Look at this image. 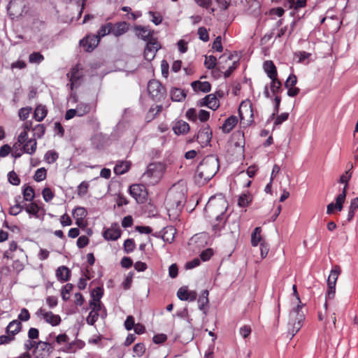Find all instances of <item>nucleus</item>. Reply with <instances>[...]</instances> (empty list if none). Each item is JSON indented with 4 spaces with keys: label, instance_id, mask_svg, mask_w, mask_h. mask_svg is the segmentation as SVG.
Segmentation results:
<instances>
[{
    "label": "nucleus",
    "instance_id": "nucleus-1",
    "mask_svg": "<svg viewBox=\"0 0 358 358\" xmlns=\"http://www.w3.org/2000/svg\"><path fill=\"white\" fill-rule=\"evenodd\" d=\"M219 169L218 159L213 155L206 157L198 165L194 175V181L199 185H204Z\"/></svg>",
    "mask_w": 358,
    "mask_h": 358
},
{
    "label": "nucleus",
    "instance_id": "nucleus-2",
    "mask_svg": "<svg viewBox=\"0 0 358 358\" xmlns=\"http://www.w3.org/2000/svg\"><path fill=\"white\" fill-rule=\"evenodd\" d=\"M227 208V201L222 196H212L208 200L205 207V212L215 215L217 221L220 220L217 224L213 226L215 233L220 231L223 227L224 222H222L223 215Z\"/></svg>",
    "mask_w": 358,
    "mask_h": 358
},
{
    "label": "nucleus",
    "instance_id": "nucleus-3",
    "mask_svg": "<svg viewBox=\"0 0 358 358\" xmlns=\"http://www.w3.org/2000/svg\"><path fill=\"white\" fill-rule=\"evenodd\" d=\"M302 306L298 304L294 308L289 316L288 334L291 335V338L301 329L303 326V322L305 319L303 313L301 310Z\"/></svg>",
    "mask_w": 358,
    "mask_h": 358
},
{
    "label": "nucleus",
    "instance_id": "nucleus-4",
    "mask_svg": "<svg viewBox=\"0 0 358 358\" xmlns=\"http://www.w3.org/2000/svg\"><path fill=\"white\" fill-rule=\"evenodd\" d=\"M165 171V166L162 163H151L146 171L143 174L142 178L145 182L150 185H155L162 178Z\"/></svg>",
    "mask_w": 358,
    "mask_h": 358
},
{
    "label": "nucleus",
    "instance_id": "nucleus-5",
    "mask_svg": "<svg viewBox=\"0 0 358 358\" xmlns=\"http://www.w3.org/2000/svg\"><path fill=\"white\" fill-rule=\"evenodd\" d=\"M148 91L150 96L155 101H160L166 94V90L161 83L157 80H151L148 85Z\"/></svg>",
    "mask_w": 358,
    "mask_h": 358
},
{
    "label": "nucleus",
    "instance_id": "nucleus-6",
    "mask_svg": "<svg viewBox=\"0 0 358 358\" xmlns=\"http://www.w3.org/2000/svg\"><path fill=\"white\" fill-rule=\"evenodd\" d=\"M36 315L44 320L45 322L52 326H57L61 322V317L59 315H55L51 311H47L45 309L41 308L36 313Z\"/></svg>",
    "mask_w": 358,
    "mask_h": 358
},
{
    "label": "nucleus",
    "instance_id": "nucleus-7",
    "mask_svg": "<svg viewBox=\"0 0 358 358\" xmlns=\"http://www.w3.org/2000/svg\"><path fill=\"white\" fill-rule=\"evenodd\" d=\"M212 131L208 124H204L199 129L196 136V141L202 148L209 145L212 138Z\"/></svg>",
    "mask_w": 358,
    "mask_h": 358
},
{
    "label": "nucleus",
    "instance_id": "nucleus-8",
    "mask_svg": "<svg viewBox=\"0 0 358 358\" xmlns=\"http://www.w3.org/2000/svg\"><path fill=\"white\" fill-rule=\"evenodd\" d=\"M129 192L138 203H143L147 196L145 187L141 184H134L131 185Z\"/></svg>",
    "mask_w": 358,
    "mask_h": 358
},
{
    "label": "nucleus",
    "instance_id": "nucleus-9",
    "mask_svg": "<svg viewBox=\"0 0 358 358\" xmlns=\"http://www.w3.org/2000/svg\"><path fill=\"white\" fill-rule=\"evenodd\" d=\"M346 197V187H343V191L336 198V203H331L327 205V213L331 215L334 213V210L341 211L343 209V204L345 202Z\"/></svg>",
    "mask_w": 358,
    "mask_h": 358
},
{
    "label": "nucleus",
    "instance_id": "nucleus-10",
    "mask_svg": "<svg viewBox=\"0 0 358 358\" xmlns=\"http://www.w3.org/2000/svg\"><path fill=\"white\" fill-rule=\"evenodd\" d=\"M51 348L49 343L38 341L34 350V356L35 358H48Z\"/></svg>",
    "mask_w": 358,
    "mask_h": 358
},
{
    "label": "nucleus",
    "instance_id": "nucleus-11",
    "mask_svg": "<svg viewBox=\"0 0 358 358\" xmlns=\"http://www.w3.org/2000/svg\"><path fill=\"white\" fill-rule=\"evenodd\" d=\"M66 76L70 81V83L67 85L70 86L71 90L80 85L82 75L78 66L73 67L70 72L67 73Z\"/></svg>",
    "mask_w": 358,
    "mask_h": 358
},
{
    "label": "nucleus",
    "instance_id": "nucleus-12",
    "mask_svg": "<svg viewBox=\"0 0 358 358\" xmlns=\"http://www.w3.org/2000/svg\"><path fill=\"white\" fill-rule=\"evenodd\" d=\"M159 48L160 44L156 40L148 41L144 50V58L148 61H152Z\"/></svg>",
    "mask_w": 358,
    "mask_h": 358
},
{
    "label": "nucleus",
    "instance_id": "nucleus-13",
    "mask_svg": "<svg viewBox=\"0 0 358 358\" xmlns=\"http://www.w3.org/2000/svg\"><path fill=\"white\" fill-rule=\"evenodd\" d=\"M100 39L96 35L87 36L80 41V45L83 47L85 51L92 52L99 43Z\"/></svg>",
    "mask_w": 358,
    "mask_h": 358
},
{
    "label": "nucleus",
    "instance_id": "nucleus-14",
    "mask_svg": "<svg viewBox=\"0 0 358 358\" xmlns=\"http://www.w3.org/2000/svg\"><path fill=\"white\" fill-rule=\"evenodd\" d=\"M90 307L91 311L87 317V322L90 325H94L98 320L99 311L102 309V304H96L94 302H90Z\"/></svg>",
    "mask_w": 358,
    "mask_h": 358
},
{
    "label": "nucleus",
    "instance_id": "nucleus-15",
    "mask_svg": "<svg viewBox=\"0 0 358 358\" xmlns=\"http://www.w3.org/2000/svg\"><path fill=\"white\" fill-rule=\"evenodd\" d=\"M121 236V230L117 224H113L103 232V237L108 241H116Z\"/></svg>",
    "mask_w": 358,
    "mask_h": 358
},
{
    "label": "nucleus",
    "instance_id": "nucleus-16",
    "mask_svg": "<svg viewBox=\"0 0 358 358\" xmlns=\"http://www.w3.org/2000/svg\"><path fill=\"white\" fill-rule=\"evenodd\" d=\"M134 31L138 38L148 42L152 41L150 37L152 35V31H151L148 27L141 25L136 26L134 27Z\"/></svg>",
    "mask_w": 358,
    "mask_h": 358
},
{
    "label": "nucleus",
    "instance_id": "nucleus-17",
    "mask_svg": "<svg viewBox=\"0 0 358 358\" xmlns=\"http://www.w3.org/2000/svg\"><path fill=\"white\" fill-rule=\"evenodd\" d=\"M129 30V24L126 22L112 24L111 33L116 37L120 36Z\"/></svg>",
    "mask_w": 358,
    "mask_h": 358
},
{
    "label": "nucleus",
    "instance_id": "nucleus-18",
    "mask_svg": "<svg viewBox=\"0 0 358 358\" xmlns=\"http://www.w3.org/2000/svg\"><path fill=\"white\" fill-rule=\"evenodd\" d=\"M203 105L206 106L208 108L213 110H215L220 106V103L215 95L210 94L206 96L203 99Z\"/></svg>",
    "mask_w": 358,
    "mask_h": 358
},
{
    "label": "nucleus",
    "instance_id": "nucleus-19",
    "mask_svg": "<svg viewBox=\"0 0 358 358\" xmlns=\"http://www.w3.org/2000/svg\"><path fill=\"white\" fill-rule=\"evenodd\" d=\"M22 145L23 152L29 155H33L36 150L37 142L35 138L27 139L24 143H19V145Z\"/></svg>",
    "mask_w": 358,
    "mask_h": 358
},
{
    "label": "nucleus",
    "instance_id": "nucleus-20",
    "mask_svg": "<svg viewBox=\"0 0 358 358\" xmlns=\"http://www.w3.org/2000/svg\"><path fill=\"white\" fill-rule=\"evenodd\" d=\"M238 114L241 121L245 120L248 116L251 118L252 117L251 105L248 103L242 102L238 108Z\"/></svg>",
    "mask_w": 358,
    "mask_h": 358
},
{
    "label": "nucleus",
    "instance_id": "nucleus-21",
    "mask_svg": "<svg viewBox=\"0 0 358 358\" xmlns=\"http://www.w3.org/2000/svg\"><path fill=\"white\" fill-rule=\"evenodd\" d=\"M173 130L176 135L185 134L189 131V125L183 120H179L173 125Z\"/></svg>",
    "mask_w": 358,
    "mask_h": 358
},
{
    "label": "nucleus",
    "instance_id": "nucleus-22",
    "mask_svg": "<svg viewBox=\"0 0 358 358\" xmlns=\"http://www.w3.org/2000/svg\"><path fill=\"white\" fill-rule=\"evenodd\" d=\"M238 123V118L234 115L229 117L222 126V130L224 133H229Z\"/></svg>",
    "mask_w": 358,
    "mask_h": 358
},
{
    "label": "nucleus",
    "instance_id": "nucleus-23",
    "mask_svg": "<svg viewBox=\"0 0 358 358\" xmlns=\"http://www.w3.org/2000/svg\"><path fill=\"white\" fill-rule=\"evenodd\" d=\"M264 69L270 79L277 78V70L272 61H266L264 63Z\"/></svg>",
    "mask_w": 358,
    "mask_h": 358
},
{
    "label": "nucleus",
    "instance_id": "nucleus-24",
    "mask_svg": "<svg viewBox=\"0 0 358 358\" xmlns=\"http://www.w3.org/2000/svg\"><path fill=\"white\" fill-rule=\"evenodd\" d=\"M131 166V163L128 161L117 162L114 167V172L116 175H122L127 173Z\"/></svg>",
    "mask_w": 358,
    "mask_h": 358
},
{
    "label": "nucleus",
    "instance_id": "nucleus-25",
    "mask_svg": "<svg viewBox=\"0 0 358 358\" xmlns=\"http://www.w3.org/2000/svg\"><path fill=\"white\" fill-rule=\"evenodd\" d=\"M73 216L76 220V224L80 226L87 216V210L83 207H77L73 212Z\"/></svg>",
    "mask_w": 358,
    "mask_h": 358
},
{
    "label": "nucleus",
    "instance_id": "nucleus-26",
    "mask_svg": "<svg viewBox=\"0 0 358 358\" xmlns=\"http://www.w3.org/2000/svg\"><path fill=\"white\" fill-rule=\"evenodd\" d=\"M191 85L196 92L201 91L203 92H208L210 91V84L206 81H194L192 83Z\"/></svg>",
    "mask_w": 358,
    "mask_h": 358
},
{
    "label": "nucleus",
    "instance_id": "nucleus-27",
    "mask_svg": "<svg viewBox=\"0 0 358 358\" xmlns=\"http://www.w3.org/2000/svg\"><path fill=\"white\" fill-rule=\"evenodd\" d=\"M69 275L70 271L65 266H59L56 271V276L57 279L62 282L69 280Z\"/></svg>",
    "mask_w": 358,
    "mask_h": 358
},
{
    "label": "nucleus",
    "instance_id": "nucleus-28",
    "mask_svg": "<svg viewBox=\"0 0 358 358\" xmlns=\"http://www.w3.org/2000/svg\"><path fill=\"white\" fill-rule=\"evenodd\" d=\"M21 323L18 320L10 322L6 327V333L12 335L13 337L17 334L21 329Z\"/></svg>",
    "mask_w": 358,
    "mask_h": 358
},
{
    "label": "nucleus",
    "instance_id": "nucleus-29",
    "mask_svg": "<svg viewBox=\"0 0 358 358\" xmlns=\"http://www.w3.org/2000/svg\"><path fill=\"white\" fill-rule=\"evenodd\" d=\"M186 97V93L180 88H173L171 91V98L173 101H182Z\"/></svg>",
    "mask_w": 358,
    "mask_h": 358
},
{
    "label": "nucleus",
    "instance_id": "nucleus-30",
    "mask_svg": "<svg viewBox=\"0 0 358 358\" xmlns=\"http://www.w3.org/2000/svg\"><path fill=\"white\" fill-rule=\"evenodd\" d=\"M262 228L260 227H256L251 234V244L253 247H256L258 244L261 243L262 238L261 236Z\"/></svg>",
    "mask_w": 358,
    "mask_h": 358
},
{
    "label": "nucleus",
    "instance_id": "nucleus-31",
    "mask_svg": "<svg viewBox=\"0 0 358 358\" xmlns=\"http://www.w3.org/2000/svg\"><path fill=\"white\" fill-rule=\"evenodd\" d=\"M208 294V291L207 289H205L202 291L198 299L199 308L201 310H203L204 313H206V311L204 310L205 306H207L209 302Z\"/></svg>",
    "mask_w": 358,
    "mask_h": 358
},
{
    "label": "nucleus",
    "instance_id": "nucleus-32",
    "mask_svg": "<svg viewBox=\"0 0 358 358\" xmlns=\"http://www.w3.org/2000/svg\"><path fill=\"white\" fill-rule=\"evenodd\" d=\"M47 115V109L45 106L39 105L34 110V117L38 122H41Z\"/></svg>",
    "mask_w": 358,
    "mask_h": 358
},
{
    "label": "nucleus",
    "instance_id": "nucleus-33",
    "mask_svg": "<svg viewBox=\"0 0 358 358\" xmlns=\"http://www.w3.org/2000/svg\"><path fill=\"white\" fill-rule=\"evenodd\" d=\"M24 209L30 215H32L36 218L39 217L40 207L36 203L33 202L27 205Z\"/></svg>",
    "mask_w": 358,
    "mask_h": 358
},
{
    "label": "nucleus",
    "instance_id": "nucleus-34",
    "mask_svg": "<svg viewBox=\"0 0 358 358\" xmlns=\"http://www.w3.org/2000/svg\"><path fill=\"white\" fill-rule=\"evenodd\" d=\"M339 270L340 268L338 266H336L335 268L331 270L327 279V285L336 286V282L339 274Z\"/></svg>",
    "mask_w": 358,
    "mask_h": 358
},
{
    "label": "nucleus",
    "instance_id": "nucleus-35",
    "mask_svg": "<svg viewBox=\"0 0 358 358\" xmlns=\"http://www.w3.org/2000/svg\"><path fill=\"white\" fill-rule=\"evenodd\" d=\"M31 127V123L30 122H26L24 124V131H22L17 137V143H24L27 139V132L30 129Z\"/></svg>",
    "mask_w": 358,
    "mask_h": 358
},
{
    "label": "nucleus",
    "instance_id": "nucleus-36",
    "mask_svg": "<svg viewBox=\"0 0 358 358\" xmlns=\"http://www.w3.org/2000/svg\"><path fill=\"white\" fill-rule=\"evenodd\" d=\"M103 290L101 287L94 288L91 292L92 299L90 302H94L96 304H101L100 299L103 296Z\"/></svg>",
    "mask_w": 358,
    "mask_h": 358
},
{
    "label": "nucleus",
    "instance_id": "nucleus-37",
    "mask_svg": "<svg viewBox=\"0 0 358 358\" xmlns=\"http://www.w3.org/2000/svg\"><path fill=\"white\" fill-rule=\"evenodd\" d=\"M76 110L77 112V116L82 117L90 113L91 106L88 103H80L77 106Z\"/></svg>",
    "mask_w": 358,
    "mask_h": 358
},
{
    "label": "nucleus",
    "instance_id": "nucleus-38",
    "mask_svg": "<svg viewBox=\"0 0 358 358\" xmlns=\"http://www.w3.org/2000/svg\"><path fill=\"white\" fill-rule=\"evenodd\" d=\"M112 23L108 22L103 25H102L98 31L96 36H99L100 39L101 37H103L110 33H111Z\"/></svg>",
    "mask_w": 358,
    "mask_h": 358
},
{
    "label": "nucleus",
    "instance_id": "nucleus-39",
    "mask_svg": "<svg viewBox=\"0 0 358 358\" xmlns=\"http://www.w3.org/2000/svg\"><path fill=\"white\" fill-rule=\"evenodd\" d=\"M251 201L252 197L250 194H243L239 196L238 205L241 208H244L248 206L251 203Z\"/></svg>",
    "mask_w": 358,
    "mask_h": 358
},
{
    "label": "nucleus",
    "instance_id": "nucleus-40",
    "mask_svg": "<svg viewBox=\"0 0 358 358\" xmlns=\"http://www.w3.org/2000/svg\"><path fill=\"white\" fill-rule=\"evenodd\" d=\"M22 194H23L24 199L27 201H31L34 199V196H35L34 190L30 186H27V187H24L23 189Z\"/></svg>",
    "mask_w": 358,
    "mask_h": 358
},
{
    "label": "nucleus",
    "instance_id": "nucleus-41",
    "mask_svg": "<svg viewBox=\"0 0 358 358\" xmlns=\"http://www.w3.org/2000/svg\"><path fill=\"white\" fill-rule=\"evenodd\" d=\"M45 160L48 164H52L58 159V154L53 150H48L44 156Z\"/></svg>",
    "mask_w": 358,
    "mask_h": 358
},
{
    "label": "nucleus",
    "instance_id": "nucleus-42",
    "mask_svg": "<svg viewBox=\"0 0 358 358\" xmlns=\"http://www.w3.org/2000/svg\"><path fill=\"white\" fill-rule=\"evenodd\" d=\"M217 64V58L215 56H206L204 65L208 69H213Z\"/></svg>",
    "mask_w": 358,
    "mask_h": 358
},
{
    "label": "nucleus",
    "instance_id": "nucleus-43",
    "mask_svg": "<svg viewBox=\"0 0 358 358\" xmlns=\"http://www.w3.org/2000/svg\"><path fill=\"white\" fill-rule=\"evenodd\" d=\"M46 178V170L45 168H40L37 169L34 173V179L36 182H41Z\"/></svg>",
    "mask_w": 358,
    "mask_h": 358
},
{
    "label": "nucleus",
    "instance_id": "nucleus-44",
    "mask_svg": "<svg viewBox=\"0 0 358 358\" xmlns=\"http://www.w3.org/2000/svg\"><path fill=\"white\" fill-rule=\"evenodd\" d=\"M271 80V90L273 94H278L281 90V83L277 78Z\"/></svg>",
    "mask_w": 358,
    "mask_h": 358
},
{
    "label": "nucleus",
    "instance_id": "nucleus-45",
    "mask_svg": "<svg viewBox=\"0 0 358 358\" xmlns=\"http://www.w3.org/2000/svg\"><path fill=\"white\" fill-rule=\"evenodd\" d=\"M73 286L71 283L65 285L62 289V297L64 301H67L69 299V294L72 290Z\"/></svg>",
    "mask_w": 358,
    "mask_h": 358
},
{
    "label": "nucleus",
    "instance_id": "nucleus-46",
    "mask_svg": "<svg viewBox=\"0 0 358 358\" xmlns=\"http://www.w3.org/2000/svg\"><path fill=\"white\" fill-rule=\"evenodd\" d=\"M45 127L43 124H37L33 129L34 136L38 138H41L45 134Z\"/></svg>",
    "mask_w": 358,
    "mask_h": 358
},
{
    "label": "nucleus",
    "instance_id": "nucleus-47",
    "mask_svg": "<svg viewBox=\"0 0 358 358\" xmlns=\"http://www.w3.org/2000/svg\"><path fill=\"white\" fill-rule=\"evenodd\" d=\"M31 111V108L29 106L20 108L18 112L19 118L23 121L27 120L29 117Z\"/></svg>",
    "mask_w": 358,
    "mask_h": 358
},
{
    "label": "nucleus",
    "instance_id": "nucleus-48",
    "mask_svg": "<svg viewBox=\"0 0 358 358\" xmlns=\"http://www.w3.org/2000/svg\"><path fill=\"white\" fill-rule=\"evenodd\" d=\"M44 59L43 56L40 52H33L29 57L30 63L39 64Z\"/></svg>",
    "mask_w": 358,
    "mask_h": 358
},
{
    "label": "nucleus",
    "instance_id": "nucleus-49",
    "mask_svg": "<svg viewBox=\"0 0 358 358\" xmlns=\"http://www.w3.org/2000/svg\"><path fill=\"white\" fill-rule=\"evenodd\" d=\"M162 105L152 106L149 110L147 118H150V120L153 119L157 114H159L162 111Z\"/></svg>",
    "mask_w": 358,
    "mask_h": 358
},
{
    "label": "nucleus",
    "instance_id": "nucleus-50",
    "mask_svg": "<svg viewBox=\"0 0 358 358\" xmlns=\"http://www.w3.org/2000/svg\"><path fill=\"white\" fill-rule=\"evenodd\" d=\"M133 351L138 357H141L145 351V347L143 343H138L136 344L133 348Z\"/></svg>",
    "mask_w": 358,
    "mask_h": 358
},
{
    "label": "nucleus",
    "instance_id": "nucleus-51",
    "mask_svg": "<svg viewBox=\"0 0 358 358\" xmlns=\"http://www.w3.org/2000/svg\"><path fill=\"white\" fill-rule=\"evenodd\" d=\"M42 195H43V199L46 202L50 201L54 198V196H55L54 193L52 192V190L49 187H45L43 189Z\"/></svg>",
    "mask_w": 358,
    "mask_h": 358
},
{
    "label": "nucleus",
    "instance_id": "nucleus-52",
    "mask_svg": "<svg viewBox=\"0 0 358 358\" xmlns=\"http://www.w3.org/2000/svg\"><path fill=\"white\" fill-rule=\"evenodd\" d=\"M124 248L127 253L131 252L135 249V243L133 239H127L124 243Z\"/></svg>",
    "mask_w": 358,
    "mask_h": 358
},
{
    "label": "nucleus",
    "instance_id": "nucleus-53",
    "mask_svg": "<svg viewBox=\"0 0 358 358\" xmlns=\"http://www.w3.org/2000/svg\"><path fill=\"white\" fill-rule=\"evenodd\" d=\"M186 117L189 120L192 122H196L198 119L196 110L194 108L188 109L186 112Z\"/></svg>",
    "mask_w": 358,
    "mask_h": 358
},
{
    "label": "nucleus",
    "instance_id": "nucleus-54",
    "mask_svg": "<svg viewBox=\"0 0 358 358\" xmlns=\"http://www.w3.org/2000/svg\"><path fill=\"white\" fill-rule=\"evenodd\" d=\"M296 83H297L296 76L294 74H291L286 80V81L285 83V87L286 88L294 87V85L296 84Z\"/></svg>",
    "mask_w": 358,
    "mask_h": 358
},
{
    "label": "nucleus",
    "instance_id": "nucleus-55",
    "mask_svg": "<svg viewBox=\"0 0 358 358\" xmlns=\"http://www.w3.org/2000/svg\"><path fill=\"white\" fill-rule=\"evenodd\" d=\"M198 34L199 38L204 41L207 42L209 40V36L207 29L205 27H199L198 29Z\"/></svg>",
    "mask_w": 358,
    "mask_h": 358
},
{
    "label": "nucleus",
    "instance_id": "nucleus-56",
    "mask_svg": "<svg viewBox=\"0 0 358 358\" xmlns=\"http://www.w3.org/2000/svg\"><path fill=\"white\" fill-rule=\"evenodd\" d=\"M189 290L186 287H180L177 292V296L181 301H186Z\"/></svg>",
    "mask_w": 358,
    "mask_h": 358
},
{
    "label": "nucleus",
    "instance_id": "nucleus-57",
    "mask_svg": "<svg viewBox=\"0 0 358 358\" xmlns=\"http://www.w3.org/2000/svg\"><path fill=\"white\" fill-rule=\"evenodd\" d=\"M89 187L88 182L83 181L78 187V194L79 196H84L87 194Z\"/></svg>",
    "mask_w": 358,
    "mask_h": 358
},
{
    "label": "nucleus",
    "instance_id": "nucleus-58",
    "mask_svg": "<svg viewBox=\"0 0 358 358\" xmlns=\"http://www.w3.org/2000/svg\"><path fill=\"white\" fill-rule=\"evenodd\" d=\"M213 249L208 248L201 252V253L200 254V257L203 262H206V261L209 260L210 259V257L213 256Z\"/></svg>",
    "mask_w": 358,
    "mask_h": 358
},
{
    "label": "nucleus",
    "instance_id": "nucleus-59",
    "mask_svg": "<svg viewBox=\"0 0 358 358\" xmlns=\"http://www.w3.org/2000/svg\"><path fill=\"white\" fill-rule=\"evenodd\" d=\"M8 180L13 185H18L20 182L18 176L14 171L9 172Z\"/></svg>",
    "mask_w": 358,
    "mask_h": 358
},
{
    "label": "nucleus",
    "instance_id": "nucleus-60",
    "mask_svg": "<svg viewBox=\"0 0 358 358\" xmlns=\"http://www.w3.org/2000/svg\"><path fill=\"white\" fill-rule=\"evenodd\" d=\"M148 14L152 17L151 21L155 24H159L162 21V17L157 13L150 11Z\"/></svg>",
    "mask_w": 358,
    "mask_h": 358
},
{
    "label": "nucleus",
    "instance_id": "nucleus-61",
    "mask_svg": "<svg viewBox=\"0 0 358 358\" xmlns=\"http://www.w3.org/2000/svg\"><path fill=\"white\" fill-rule=\"evenodd\" d=\"M135 322H134V318L131 315L127 316L125 322H124V327L125 329L128 331L131 330L135 327Z\"/></svg>",
    "mask_w": 358,
    "mask_h": 358
},
{
    "label": "nucleus",
    "instance_id": "nucleus-62",
    "mask_svg": "<svg viewBox=\"0 0 358 358\" xmlns=\"http://www.w3.org/2000/svg\"><path fill=\"white\" fill-rule=\"evenodd\" d=\"M197 115H198V119L201 122H206L209 119V117H210V113L205 110H199V112H197Z\"/></svg>",
    "mask_w": 358,
    "mask_h": 358
},
{
    "label": "nucleus",
    "instance_id": "nucleus-63",
    "mask_svg": "<svg viewBox=\"0 0 358 358\" xmlns=\"http://www.w3.org/2000/svg\"><path fill=\"white\" fill-rule=\"evenodd\" d=\"M289 113H283L280 115H278L274 121V125L278 126L280 125L283 122L286 121L288 119Z\"/></svg>",
    "mask_w": 358,
    "mask_h": 358
},
{
    "label": "nucleus",
    "instance_id": "nucleus-64",
    "mask_svg": "<svg viewBox=\"0 0 358 358\" xmlns=\"http://www.w3.org/2000/svg\"><path fill=\"white\" fill-rule=\"evenodd\" d=\"M89 243V238L86 236H81L77 240V246L83 248Z\"/></svg>",
    "mask_w": 358,
    "mask_h": 358
}]
</instances>
